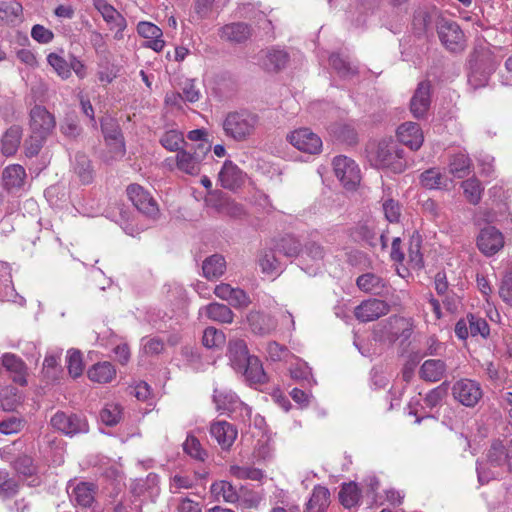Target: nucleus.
<instances>
[{"label":"nucleus","mask_w":512,"mask_h":512,"mask_svg":"<svg viewBox=\"0 0 512 512\" xmlns=\"http://www.w3.org/2000/svg\"><path fill=\"white\" fill-rule=\"evenodd\" d=\"M21 404V396L16 388H6L0 397V406L5 411H14Z\"/></svg>","instance_id":"obj_53"},{"label":"nucleus","mask_w":512,"mask_h":512,"mask_svg":"<svg viewBox=\"0 0 512 512\" xmlns=\"http://www.w3.org/2000/svg\"><path fill=\"white\" fill-rule=\"evenodd\" d=\"M287 141L297 150L315 155L322 149V140L309 128H299L287 135Z\"/></svg>","instance_id":"obj_10"},{"label":"nucleus","mask_w":512,"mask_h":512,"mask_svg":"<svg viewBox=\"0 0 512 512\" xmlns=\"http://www.w3.org/2000/svg\"><path fill=\"white\" fill-rule=\"evenodd\" d=\"M22 128L19 125H13L8 128L1 138V152L5 156H13L21 143Z\"/></svg>","instance_id":"obj_29"},{"label":"nucleus","mask_w":512,"mask_h":512,"mask_svg":"<svg viewBox=\"0 0 512 512\" xmlns=\"http://www.w3.org/2000/svg\"><path fill=\"white\" fill-rule=\"evenodd\" d=\"M67 362L69 374L74 378L79 377L83 372V362L80 351H68Z\"/></svg>","instance_id":"obj_60"},{"label":"nucleus","mask_w":512,"mask_h":512,"mask_svg":"<svg viewBox=\"0 0 512 512\" xmlns=\"http://www.w3.org/2000/svg\"><path fill=\"white\" fill-rule=\"evenodd\" d=\"M261 53V64L269 72H278L284 69L290 60L288 52L278 47L268 48Z\"/></svg>","instance_id":"obj_18"},{"label":"nucleus","mask_w":512,"mask_h":512,"mask_svg":"<svg viewBox=\"0 0 512 512\" xmlns=\"http://www.w3.org/2000/svg\"><path fill=\"white\" fill-rule=\"evenodd\" d=\"M204 309L207 317L213 321L221 323L233 322L234 314L232 310L224 304L215 302L205 306Z\"/></svg>","instance_id":"obj_43"},{"label":"nucleus","mask_w":512,"mask_h":512,"mask_svg":"<svg viewBox=\"0 0 512 512\" xmlns=\"http://www.w3.org/2000/svg\"><path fill=\"white\" fill-rule=\"evenodd\" d=\"M259 123L257 113L243 109L228 113L223 121V129L227 136L236 141H244L254 134Z\"/></svg>","instance_id":"obj_1"},{"label":"nucleus","mask_w":512,"mask_h":512,"mask_svg":"<svg viewBox=\"0 0 512 512\" xmlns=\"http://www.w3.org/2000/svg\"><path fill=\"white\" fill-rule=\"evenodd\" d=\"M101 129L106 142L114 141L117 145L118 155L125 154L124 138L118 122L111 117H104L101 119Z\"/></svg>","instance_id":"obj_25"},{"label":"nucleus","mask_w":512,"mask_h":512,"mask_svg":"<svg viewBox=\"0 0 512 512\" xmlns=\"http://www.w3.org/2000/svg\"><path fill=\"white\" fill-rule=\"evenodd\" d=\"M12 464L14 469L24 476H31L36 472V466L33 463V459L28 455H19Z\"/></svg>","instance_id":"obj_59"},{"label":"nucleus","mask_w":512,"mask_h":512,"mask_svg":"<svg viewBox=\"0 0 512 512\" xmlns=\"http://www.w3.org/2000/svg\"><path fill=\"white\" fill-rule=\"evenodd\" d=\"M210 142H202L195 145H187L175 155L177 169L191 176H197L201 172L204 160L211 151Z\"/></svg>","instance_id":"obj_2"},{"label":"nucleus","mask_w":512,"mask_h":512,"mask_svg":"<svg viewBox=\"0 0 512 512\" xmlns=\"http://www.w3.org/2000/svg\"><path fill=\"white\" fill-rule=\"evenodd\" d=\"M330 65L342 78H352L358 74V66L342 57L340 54L330 56Z\"/></svg>","instance_id":"obj_40"},{"label":"nucleus","mask_w":512,"mask_h":512,"mask_svg":"<svg viewBox=\"0 0 512 512\" xmlns=\"http://www.w3.org/2000/svg\"><path fill=\"white\" fill-rule=\"evenodd\" d=\"M91 381L97 383H108L116 376V370L110 362H98L87 372Z\"/></svg>","instance_id":"obj_38"},{"label":"nucleus","mask_w":512,"mask_h":512,"mask_svg":"<svg viewBox=\"0 0 512 512\" xmlns=\"http://www.w3.org/2000/svg\"><path fill=\"white\" fill-rule=\"evenodd\" d=\"M389 325L392 330V340L402 339V341H406L412 335L413 321L411 318L397 316L390 317Z\"/></svg>","instance_id":"obj_37"},{"label":"nucleus","mask_w":512,"mask_h":512,"mask_svg":"<svg viewBox=\"0 0 512 512\" xmlns=\"http://www.w3.org/2000/svg\"><path fill=\"white\" fill-rule=\"evenodd\" d=\"M461 187L466 200L470 204L477 205L481 201L484 187L479 179L476 177L468 178L461 183Z\"/></svg>","instance_id":"obj_42"},{"label":"nucleus","mask_w":512,"mask_h":512,"mask_svg":"<svg viewBox=\"0 0 512 512\" xmlns=\"http://www.w3.org/2000/svg\"><path fill=\"white\" fill-rule=\"evenodd\" d=\"M356 284L361 291L374 295L384 296L389 290L387 281L374 273L360 275Z\"/></svg>","instance_id":"obj_20"},{"label":"nucleus","mask_w":512,"mask_h":512,"mask_svg":"<svg viewBox=\"0 0 512 512\" xmlns=\"http://www.w3.org/2000/svg\"><path fill=\"white\" fill-rule=\"evenodd\" d=\"M2 365L12 374L15 383L24 386L27 384V367L24 361L15 354L5 353L1 357Z\"/></svg>","instance_id":"obj_23"},{"label":"nucleus","mask_w":512,"mask_h":512,"mask_svg":"<svg viewBox=\"0 0 512 512\" xmlns=\"http://www.w3.org/2000/svg\"><path fill=\"white\" fill-rule=\"evenodd\" d=\"M46 140L47 138L45 137H40L39 135L31 133L29 139L24 143L25 155L27 157L36 156L40 152Z\"/></svg>","instance_id":"obj_64"},{"label":"nucleus","mask_w":512,"mask_h":512,"mask_svg":"<svg viewBox=\"0 0 512 512\" xmlns=\"http://www.w3.org/2000/svg\"><path fill=\"white\" fill-rule=\"evenodd\" d=\"M126 191L129 200L138 211L152 219L158 217V204L147 190L138 184H131L127 187Z\"/></svg>","instance_id":"obj_9"},{"label":"nucleus","mask_w":512,"mask_h":512,"mask_svg":"<svg viewBox=\"0 0 512 512\" xmlns=\"http://www.w3.org/2000/svg\"><path fill=\"white\" fill-rule=\"evenodd\" d=\"M18 483L9 478L5 471H0V496L4 499L13 497L18 492Z\"/></svg>","instance_id":"obj_56"},{"label":"nucleus","mask_w":512,"mask_h":512,"mask_svg":"<svg viewBox=\"0 0 512 512\" xmlns=\"http://www.w3.org/2000/svg\"><path fill=\"white\" fill-rule=\"evenodd\" d=\"M210 434L223 450H228L237 437V430L226 421H217L211 424Z\"/></svg>","instance_id":"obj_19"},{"label":"nucleus","mask_w":512,"mask_h":512,"mask_svg":"<svg viewBox=\"0 0 512 512\" xmlns=\"http://www.w3.org/2000/svg\"><path fill=\"white\" fill-rule=\"evenodd\" d=\"M330 491L322 485H316L306 503L305 512H326L330 505Z\"/></svg>","instance_id":"obj_26"},{"label":"nucleus","mask_w":512,"mask_h":512,"mask_svg":"<svg viewBox=\"0 0 512 512\" xmlns=\"http://www.w3.org/2000/svg\"><path fill=\"white\" fill-rule=\"evenodd\" d=\"M383 211L389 222H398L401 215V208L397 201L388 197L383 200Z\"/></svg>","instance_id":"obj_63"},{"label":"nucleus","mask_w":512,"mask_h":512,"mask_svg":"<svg viewBox=\"0 0 512 512\" xmlns=\"http://www.w3.org/2000/svg\"><path fill=\"white\" fill-rule=\"evenodd\" d=\"M183 450L190 457L201 462L205 461L208 457L207 452L202 448L199 440L190 434L187 436L185 442L183 443Z\"/></svg>","instance_id":"obj_49"},{"label":"nucleus","mask_w":512,"mask_h":512,"mask_svg":"<svg viewBox=\"0 0 512 512\" xmlns=\"http://www.w3.org/2000/svg\"><path fill=\"white\" fill-rule=\"evenodd\" d=\"M238 372L244 376L245 380L250 385L263 384L267 382V375L263 369L260 359L257 356L251 357L247 364H245Z\"/></svg>","instance_id":"obj_27"},{"label":"nucleus","mask_w":512,"mask_h":512,"mask_svg":"<svg viewBox=\"0 0 512 512\" xmlns=\"http://www.w3.org/2000/svg\"><path fill=\"white\" fill-rule=\"evenodd\" d=\"M2 178L6 189L11 190L20 188L25 183L26 172L23 166L19 164H13L7 166L3 170Z\"/></svg>","instance_id":"obj_34"},{"label":"nucleus","mask_w":512,"mask_h":512,"mask_svg":"<svg viewBox=\"0 0 512 512\" xmlns=\"http://www.w3.org/2000/svg\"><path fill=\"white\" fill-rule=\"evenodd\" d=\"M138 34L147 39L146 47L153 49L156 52H160L164 46L165 41L162 39V30L151 22H139L137 25Z\"/></svg>","instance_id":"obj_22"},{"label":"nucleus","mask_w":512,"mask_h":512,"mask_svg":"<svg viewBox=\"0 0 512 512\" xmlns=\"http://www.w3.org/2000/svg\"><path fill=\"white\" fill-rule=\"evenodd\" d=\"M246 174L232 161L226 160L219 172V181L223 188L235 190L245 182Z\"/></svg>","instance_id":"obj_16"},{"label":"nucleus","mask_w":512,"mask_h":512,"mask_svg":"<svg viewBox=\"0 0 512 512\" xmlns=\"http://www.w3.org/2000/svg\"><path fill=\"white\" fill-rule=\"evenodd\" d=\"M22 5L16 1L0 3V17L13 22L22 14Z\"/></svg>","instance_id":"obj_57"},{"label":"nucleus","mask_w":512,"mask_h":512,"mask_svg":"<svg viewBox=\"0 0 512 512\" xmlns=\"http://www.w3.org/2000/svg\"><path fill=\"white\" fill-rule=\"evenodd\" d=\"M193 486L192 478L187 475L175 474L170 477L169 490L173 494L180 493L182 489H190Z\"/></svg>","instance_id":"obj_62"},{"label":"nucleus","mask_w":512,"mask_h":512,"mask_svg":"<svg viewBox=\"0 0 512 512\" xmlns=\"http://www.w3.org/2000/svg\"><path fill=\"white\" fill-rule=\"evenodd\" d=\"M289 371L291 377L300 381L303 386L311 387L315 383L311 368L302 360L297 359L294 364H291Z\"/></svg>","instance_id":"obj_44"},{"label":"nucleus","mask_w":512,"mask_h":512,"mask_svg":"<svg viewBox=\"0 0 512 512\" xmlns=\"http://www.w3.org/2000/svg\"><path fill=\"white\" fill-rule=\"evenodd\" d=\"M390 306L387 302L372 298L362 301L354 310L356 319L362 323L375 321L388 314Z\"/></svg>","instance_id":"obj_14"},{"label":"nucleus","mask_w":512,"mask_h":512,"mask_svg":"<svg viewBox=\"0 0 512 512\" xmlns=\"http://www.w3.org/2000/svg\"><path fill=\"white\" fill-rule=\"evenodd\" d=\"M276 250L288 258H295L300 254L303 248L297 238L287 235L277 242Z\"/></svg>","instance_id":"obj_45"},{"label":"nucleus","mask_w":512,"mask_h":512,"mask_svg":"<svg viewBox=\"0 0 512 512\" xmlns=\"http://www.w3.org/2000/svg\"><path fill=\"white\" fill-rule=\"evenodd\" d=\"M49 65L62 78L67 79L71 75V68L67 61L56 53H50L47 57Z\"/></svg>","instance_id":"obj_55"},{"label":"nucleus","mask_w":512,"mask_h":512,"mask_svg":"<svg viewBox=\"0 0 512 512\" xmlns=\"http://www.w3.org/2000/svg\"><path fill=\"white\" fill-rule=\"evenodd\" d=\"M94 8L101 14L110 30H115L114 38L121 40L124 37V30L127 21L107 0H93Z\"/></svg>","instance_id":"obj_11"},{"label":"nucleus","mask_w":512,"mask_h":512,"mask_svg":"<svg viewBox=\"0 0 512 512\" xmlns=\"http://www.w3.org/2000/svg\"><path fill=\"white\" fill-rule=\"evenodd\" d=\"M419 181L422 187L430 190L446 189L448 186L447 177L438 168H430L422 172Z\"/></svg>","instance_id":"obj_35"},{"label":"nucleus","mask_w":512,"mask_h":512,"mask_svg":"<svg viewBox=\"0 0 512 512\" xmlns=\"http://www.w3.org/2000/svg\"><path fill=\"white\" fill-rule=\"evenodd\" d=\"M335 176L346 189L353 190L360 183V169L355 161L347 156L339 155L333 159Z\"/></svg>","instance_id":"obj_5"},{"label":"nucleus","mask_w":512,"mask_h":512,"mask_svg":"<svg viewBox=\"0 0 512 512\" xmlns=\"http://www.w3.org/2000/svg\"><path fill=\"white\" fill-rule=\"evenodd\" d=\"M225 335L221 330L208 327L203 332L202 343L206 348H219L225 344Z\"/></svg>","instance_id":"obj_50"},{"label":"nucleus","mask_w":512,"mask_h":512,"mask_svg":"<svg viewBox=\"0 0 512 512\" xmlns=\"http://www.w3.org/2000/svg\"><path fill=\"white\" fill-rule=\"evenodd\" d=\"M257 263L261 272L272 276L281 272V264L273 249H262L257 254Z\"/></svg>","instance_id":"obj_32"},{"label":"nucleus","mask_w":512,"mask_h":512,"mask_svg":"<svg viewBox=\"0 0 512 512\" xmlns=\"http://www.w3.org/2000/svg\"><path fill=\"white\" fill-rule=\"evenodd\" d=\"M438 36L441 43L450 52L459 53L465 50V36L456 22L442 20L438 26Z\"/></svg>","instance_id":"obj_6"},{"label":"nucleus","mask_w":512,"mask_h":512,"mask_svg":"<svg viewBox=\"0 0 512 512\" xmlns=\"http://www.w3.org/2000/svg\"><path fill=\"white\" fill-rule=\"evenodd\" d=\"M159 141L165 149L172 152H178L188 145L182 132L177 129L165 131Z\"/></svg>","instance_id":"obj_41"},{"label":"nucleus","mask_w":512,"mask_h":512,"mask_svg":"<svg viewBox=\"0 0 512 512\" xmlns=\"http://www.w3.org/2000/svg\"><path fill=\"white\" fill-rule=\"evenodd\" d=\"M404 151L393 140H382L378 143L375 157L378 165L389 168L395 173H401L406 168Z\"/></svg>","instance_id":"obj_3"},{"label":"nucleus","mask_w":512,"mask_h":512,"mask_svg":"<svg viewBox=\"0 0 512 512\" xmlns=\"http://www.w3.org/2000/svg\"><path fill=\"white\" fill-rule=\"evenodd\" d=\"M68 493L71 501L83 508L90 507L94 501L93 488L88 483L80 482L76 485H69Z\"/></svg>","instance_id":"obj_28"},{"label":"nucleus","mask_w":512,"mask_h":512,"mask_svg":"<svg viewBox=\"0 0 512 512\" xmlns=\"http://www.w3.org/2000/svg\"><path fill=\"white\" fill-rule=\"evenodd\" d=\"M228 358L235 371H239L254 355H250L247 344L242 339H233L228 344Z\"/></svg>","instance_id":"obj_21"},{"label":"nucleus","mask_w":512,"mask_h":512,"mask_svg":"<svg viewBox=\"0 0 512 512\" xmlns=\"http://www.w3.org/2000/svg\"><path fill=\"white\" fill-rule=\"evenodd\" d=\"M431 85L428 81H422L418 84L417 89L410 102V110L414 117H423L430 107Z\"/></svg>","instance_id":"obj_17"},{"label":"nucleus","mask_w":512,"mask_h":512,"mask_svg":"<svg viewBox=\"0 0 512 512\" xmlns=\"http://www.w3.org/2000/svg\"><path fill=\"white\" fill-rule=\"evenodd\" d=\"M29 127L31 133L48 138L56 127V119L46 107L35 105L29 113Z\"/></svg>","instance_id":"obj_8"},{"label":"nucleus","mask_w":512,"mask_h":512,"mask_svg":"<svg viewBox=\"0 0 512 512\" xmlns=\"http://www.w3.org/2000/svg\"><path fill=\"white\" fill-rule=\"evenodd\" d=\"M397 138L399 142L409 147L411 150H418L424 141V135L417 123L406 122L397 129Z\"/></svg>","instance_id":"obj_15"},{"label":"nucleus","mask_w":512,"mask_h":512,"mask_svg":"<svg viewBox=\"0 0 512 512\" xmlns=\"http://www.w3.org/2000/svg\"><path fill=\"white\" fill-rule=\"evenodd\" d=\"M469 331L471 337L481 336L482 338H486L489 333V325L484 318L476 316L474 314H469Z\"/></svg>","instance_id":"obj_54"},{"label":"nucleus","mask_w":512,"mask_h":512,"mask_svg":"<svg viewBox=\"0 0 512 512\" xmlns=\"http://www.w3.org/2000/svg\"><path fill=\"white\" fill-rule=\"evenodd\" d=\"M51 426L66 436L74 437L89 432V423L82 414L57 411L50 420Z\"/></svg>","instance_id":"obj_4"},{"label":"nucleus","mask_w":512,"mask_h":512,"mask_svg":"<svg viewBox=\"0 0 512 512\" xmlns=\"http://www.w3.org/2000/svg\"><path fill=\"white\" fill-rule=\"evenodd\" d=\"M431 24V15L426 8H418L415 10L412 20L413 30L416 34L422 35L426 32Z\"/></svg>","instance_id":"obj_52"},{"label":"nucleus","mask_w":512,"mask_h":512,"mask_svg":"<svg viewBox=\"0 0 512 512\" xmlns=\"http://www.w3.org/2000/svg\"><path fill=\"white\" fill-rule=\"evenodd\" d=\"M247 321L252 332L259 335H267L277 326L271 315L259 311H251L247 316Z\"/></svg>","instance_id":"obj_24"},{"label":"nucleus","mask_w":512,"mask_h":512,"mask_svg":"<svg viewBox=\"0 0 512 512\" xmlns=\"http://www.w3.org/2000/svg\"><path fill=\"white\" fill-rule=\"evenodd\" d=\"M486 456L488 462L496 467L504 465L508 460L507 450L500 440L492 441Z\"/></svg>","instance_id":"obj_47"},{"label":"nucleus","mask_w":512,"mask_h":512,"mask_svg":"<svg viewBox=\"0 0 512 512\" xmlns=\"http://www.w3.org/2000/svg\"><path fill=\"white\" fill-rule=\"evenodd\" d=\"M72 169L83 184H88L93 180L91 161L84 153H76L72 162Z\"/></svg>","instance_id":"obj_36"},{"label":"nucleus","mask_w":512,"mask_h":512,"mask_svg":"<svg viewBox=\"0 0 512 512\" xmlns=\"http://www.w3.org/2000/svg\"><path fill=\"white\" fill-rule=\"evenodd\" d=\"M229 473L240 480L260 481L264 477L261 469L252 466L231 465Z\"/></svg>","instance_id":"obj_48"},{"label":"nucleus","mask_w":512,"mask_h":512,"mask_svg":"<svg viewBox=\"0 0 512 512\" xmlns=\"http://www.w3.org/2000/svg\"><path fill=\"white\" fill-rule=\"evenodd\" d=\"M253 34V28L246 22H232L218 29L219 38L231 45H241L249 41Z\"/></svg>","instance_id":"obj_12"},{"label":"nucleus","mask_w":512,"mask_h":512,"mask_svg":"<svg viewBox=\"0 0 512 512\" xmlns=\"http://www.w3.org/2000/svg\"><path fill=\"white\" fill-rule=\"evenodd\" d=\"M211 496L219 501L222 499L228 503H235L239 499L236 488L228 481L220 480L212 483L210 487Z\"/></svg>","instance_id":"obj_33"},{"label":"nucleus","mask_w":512,"mask_h":512,"mask_svg":"<svg viewBox=\"0 0 512 512\" xmlns=\"http://www.w3.org/2000/svg\"><path fill=\"white\" fill-rule=\"evenodd\" d=\"M452 395L466 407H475L483 396L480 384L471 379H460L453 384Z\"/></svg>","instance_id":"obj_7"},{"label":"nucleus","mask_w":512,"mask_h":512,"mask_svg":"<svg viewBox=\"0 0 512 512\" xmlns=\"http://www.w3.org/2000/svg\"><path fill=\"white\" fill-rule=\"evenodd\" d=\"M446 372V364L440 359H429L424 361L419 370L420 378L428 382L441 380Z\"/></svg>","instance_id":"obj_30"},{"label":"nucleus","mask_w":512,"mask_h":512,"mask_svg":"<svg viewBox=\"0 0 512 512\" xmlns=\"http://www.w3.org/2000/svg\"><path fill=\"white\" fill-rule=\"evenodd\" d=\"M339 499L345 508H352L359 504L360 490L354 482L343 484L339 492Z\"/></svg>","instance_id":"obj_46"},{"label":"nucleus","mask_w":512,"mask_h":512,"mask_svg":"<svg viewBox=\"0 0 512 512\" xmlns=\"http://www.w3.org/2000/svg\"><path fill=\"white\" fill-rule=\"evenodd\" d=\"M446 395L447 388L446 383L444 382L443 384L439 385L436 388H433L426 394L424 398L425 406L430 409L437 407L438 405L441 404L442 400Z\"/></svg>","instance_id":"obj_58"},{"label":"nucleus","mask_w":512,"mask_h":512,"mask_svg":"<svg viewBox=\"0 0 512 512\" xmlns=\"http://www.w3.org/2000/svg\"><path fill=\"white\" fill-rule=\"evenodd\" d=\"M122 417V408L118 404H107L100 411V420L107 426H115Z\"/></svg>","instance_id":"obj_51"},{"label":"nucleus","mask_w":512,"mask_h":512,"mask_svg":"<svg viewBox=\"0 0 512 512\" xmlns=\"http://www.w3.org/2000/svg\"><path fill=\"white\" fill-rule=\"evenodd\" d=\"M24 427V421L20 417L10 416L0 421V433L5 435L16 434Z\"/></svg>","instance_id":"obj_61"},{"label":"nucleus","mask_w":512,"mask_h":512,"mask_svg":"<svg viewBox=\"0 0 512 512\" xmlns=\"http://www.w3.org/2000/svg\"><path fill=\"white\" fill-rule=\"evenodd\" d=\"M203 275L208 280H215L221 277L226 270L224 256L213 254L207 257L202 264Z\"/></svg>","instance_id":"obj_31"},{"label":"nucleus","mask_w":512,"mask_h":512,"mask_svg":"<svg viewBox=\"0 0 512 512\" xmlns=\"http://www.w3.org/2000/svg\"><path fill=\"white\" fill-rule=\"evenodd\" d=\"M504 246V236L496 227L486 226L477 237V247L485 256H493Z\"/></svg>","instance_id":"obj_13"},{"label":"nucleus","mask_w":512,"mask_h":512,"mask_svg":"<svg viewBox=\"0 0 512 512\" xmlns=\"http://www.w3.org/2000/svg\"><path fill=\"white\" fill-rule=\"evenodd\" d=\"M472 160L464 153H457L450 157L449 172L457 178H464L471 172Z\"/></svg>","instance_id":"obj_39"}]
</instances>
